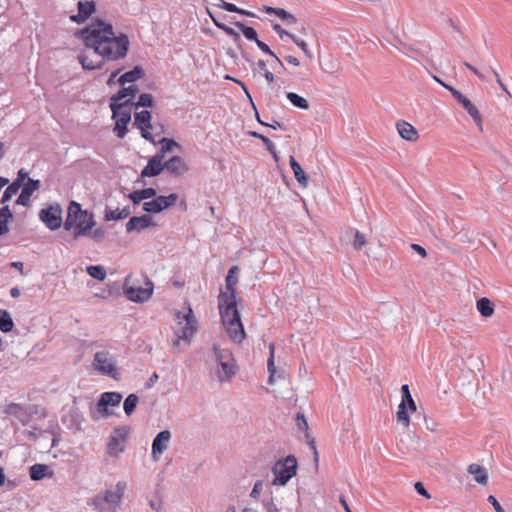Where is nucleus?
Segmentation results:
<instances>
[{"label": "nucleus", "mask_w": 512, "mask_h": 512, "mask_svg": "<svg viewBox=\"0 0 512 512\" xmlns=\"http://www.w3.org/2000/svg\"><path fill=\"white\" fill-rule=\"evenodd\" d=\"M220 369L217 370V380L219 382L230 381L238 371L236 360L218 363Z\"/></svg>", "instance_id": "nucleus-23"}, {"label": "nucleus", "mask_w": 512, "mask_h": 512, "mask_svg": "<svg viewBox=\"0 0 512 512\" xmlns=\"http://www.w3.org/2000/svg\"><path fill=\"white\" fill-rule=\"evenodd\" d=\"M212 350L214 352V356H215L217 363H223V362L235 360L233 353L230 349L221 348L220 345L217 343L213 344Z\"/></svg>", "instance_id": "nucleus-31"}, {"label": "nucleus", "mask_w": 512, "mask_h": 512, "mask_svg": "<svg viewBox=\"0 0 512 512\" xmlns=\"http://www.w3.org/2000/svg\"><path fill=\"white\" fill-rule=\"evenodd\" d=\"M153 106H154V98H153L152 94H149V93L140 94L138 97V100L136 102H134L132 100V104H131V107H133L136 110L141 107L152 108Z\"/></svg>", "instance_id": "nucleus-37"}, {"label": "nucleus", "mask_w": 512, "mask_h": 512, "mask_svg": "<svg viewBox=\"0 0 512 512\" xmlns=\"http://www.w3.org/2000/svg\"><path fill=\"white\" fill-rule=\"evenodd\" d=\"M263 507L265 508L266 512H280L277 508L276 504L274 503L273 497L265 498L262 501Z\"/></svg>", "instance_id": "nucleus-51"}, {"label": "nucleus", "mask_w": 512, "mask_h": 512, "mask_svg": "<svg viewBox=\"0 0 512 512\" xmlns=\"http://www.w3.org/2000/svg\"><path fill=\"white\" fill-rule=\"evenodd\" d=\"M415 490H416V492H417L419 495H421V496H423V497H425V498H427V499H430V498H431V495H430V494H429V492L426 490V488L424 487V485H423V483H422V482H416V483H415Z\"/></svg>", "instance_id": "nucleus-58"}, {"label": "nucleus", "mask_w": 512, "mask_h": 512, "mask_svg": "<svg viewBox=\"0 0 512 512\" xmlns=\"http://www.w3.org/2000/svg\"><path fill=\"white\" fill-rule=\"evenodd\" d=\"M487 501L493 506L496 512H505L499 501L493 495H489Z\"/></svg>", "instance_id": "nucleus-59"}, {"label": "nucleus", "mask_w": 512, "mask_h": 512, "mask_svg": "<svg viewBox=\"0 0 512 512\" xmlns=\"http://www.w3.org/2000/svg\"><path fill=\"white\" fill-rule=\"evenodd\" d=\"M131 214L130 207L127 205L123 209L116 208L115 210L106 206L104 219L106 221H118L127 218Z\"/></svg>", "instance_id": "nucleus-28"}, {"label": "nucleus", "mask_w": 512, "mask_h": 512, "mask_svg": "<svg viewBox=\"0 0 512 512\" xmlns=\"http://www.w3.org/2000/svg\"><path fill=\"white\" fill-rule=\"evenodd\" d=\"M129 278H126L125 284H124V294L126 298L132 302L140 303L148 300L152 293H153V283L147 279L146 285L149 287L143 288V287H133L128 286Z\"/></svg>", "instance_id": "nucleus-12"}, {"label": "nucleus", "mask_w": 512, "mask_h": 512, "mask_svg": "<svg viewBox=\"0 0 512 512\" xmlns=\"http://www.w3.org/2000/svg\"><path fill=\"white\" fill-rule=\"evenodd\" d=\"M75 37L81 39L86 48L92 49L102 59L94 62L88 55L81 52L78 60L84 70H101L106 62L124 59L129 51V37L121 33L115 35L112 24L96 18L86 27L75 32Z\"/></svg>", "instance_id": "nucleus-1"}, {"label": "nucleus", "mask_w": 512, "mask_h": 512, "mask_svg": "<svg viewBox=\"0 0 512 512\" xmlns=\"http://www.w3.org/2000/svg\"><path fill=\"white\" fill-rule=\"evenodd\" d=\"M490 71L493 73L495 79H496V82L498 83V85L500 86V88L507 93V95L509 97H512L511 93L509 92V90L507 89L506 85L503 83L500 75L498 74V72L493 69V68H490Z\"/></svg>", "instance_id": "nucleus-57"}, {"label": "nucleus", "mask_w": 512, "mask_h": 512, "mask_svg": "<svg viewBox=\"0 0 512 512\" xmlns=\"http://www.w3.org/2000/svg\"><path fill=\"white\" fill-rule=\"evenodd\" d=\"M179 199L177 193H171L167 196L160 195L149 202H144L142 209L148 214H159L173 206Z\"/></svg>", "instance_id": "nucleus-9"}, {"label": "nucleus", "mask_w": 512, "mask_h": 512, "mask_svg": "<svg viewBox=\"0 0 512 512\" xmlns=\"http://www.w3.org/2000/svg\"><path fill=\"white\" fill-rule=\"evenodd\" d=\"M83 421V415L76 407L71 408L67 415L62 417L63 424H65L68 429L74 432L82 430L81 424Z\"/></svg>", "instance_id": "nucleus-21"}, {"label": "nucleus", "mask_w": 512, "mask_h": 512, "mask_svg": "<svg viewBox=\"0 0 512 512\" xmlns=\"http://www.w3.org/2000/svg\"><path fill=\"white\" fill-rule=\"evenodd\" d=\"M297 472V459L294 455H288L284 459H279L272 467V473L275 478L273 485L285 486Z\"/></svg>", "instance_id": "nucleus-5"}, {"label": "nucleus", "mask_w": 512, "mask_h": 512, "mask_svg": "<svg viewBox=\"0 0 512 512\" xmlns=\"http://www.w3.org/2000/svg\"><path fill=\"white\" fill-rule=\"evenodd\" d=\"M476 308L483 317H491L494 314V305L486 297L477 300Z\"/></svg>", "instance_id": "nucleus-35"}, {"label": "nucleus", "mask_w": 512, "mask_h": 512, "mask_svg": "<svg viewBox=\"0 0 512 512\" xmlns=\"http://www.w3.org/2000/svg\"><path fill=\"white\" fill-rule=\"evenodd\" d=\"M289 164L294 173L295 179L301 187H306L308 184V178L300 164L296 161L294 156L289 157Z\"/></svg>", "instance_id": "nucleus-29"}, {"label": "nucleus", "mask_w": 512, "mask_h": 512, "mask_svg": "<svg viewBox=\"0 0 512 512\" xmlns=\"http://www.w3.org/2000/svg\"><path fill=\"white\" fill-rule=\"evenodd\" d=\"M272 28L279 35V37L281 39H284L285 36L290 38V35H292L291 33L287 32L285 29H283L280 24H273Z\"/></svg>", "instance_id": "nucleus-60"}, {"label": "nucleus", "mask_w": 512, "mask_h": 512, "mask_svg": "<svg viewBox=\"0 0 512 512\" xmlns=\"http://www.w3.org/2000/svg\"><path fill=\"white\" fill-rule=\"evenodd\" d=\"M145 75V71L141 66H135L132 70L125 72L122 74L117 82L120 85H124L126 83H134L137 80L141 79Z\"/></svg>", "instance_id": "nucleus-26"}, {"label": "nucleus", "mask_w": 512, "mask_h": 512, "mask_svg": "<svg viewBox=\"0 0 512 512\" xmlns=\"http://www.w3.org/2000/svg\"><path fill=\"white\" fill-rule=\"evenodd\" d=\"M286 97L293 106L299 109L308 110L310 107L308 101L297 93L288 92L286 93Z\"/></svg>", "instance_id": "nucleus-39"}, {"label": "nucleus", "mask_w": 512, "mask_h": 512, "mask_svg": "<svg viewBox=\"0 0 512 512\" xmlns=\"http://www.w3.org/2000/svg\"><path fill=\"white\" fill-rule=\"evenodd\" d=\"M277 17H279L287 25H293L298 22L297 18L293 14H291L290 12L286 11L283 8L279 9V11L277 12Z\"/></svg>", "instance_id": "nucleus-47"}, {"label": "nucleus", "mask_w": 512, "mask_h": 512, "mask_svg": "<svg viewBox=\"0 0 512 512\" xmlns=\"http://www.w3.org/2000/svg\"><path fill=\"white\" fill-rule=\"evenodd\" d=\"M225 79H226V80L233 81L234 83L238 84V85L242 88V90L244 91V93H245V95L248 97V99L252 102L251 94H250V92H249V90H248L247 85H246L244 82H242L241 80H238V79H236V78H234V77H231V76H229V75H226V76H225Z\"/></svg>", "instance_id": "nucleus-53"}, {"label": "nucleus", "mask_w": 512, "mask_h": 512, "mask_svg": "<svg viewBox=\"0 0 512 512\" xmlns=\"http://www.w3.org/2000/svg\"><path fill=\"white\" fill-rule=\"evenodd\" d=\"M353 233V247L355 250L359 251L367 244L366 236L357 229L353 230Z\"/></svg>", "instance_id": "nucleus-46"}, {"label": "nucleus", "mask_w": 512, "mask_h": 512, "mask_svg": "<svg viewBox=\"0 0 512 512\" xmlns=\"http://www.w3.org/2000/svg\"><path fill=\"white\" fill-rule=\"evenodd\" d=\"M408 409L411 412H415L417 407L414 399L412 396H410V399H402L401 403L398 406L397 411V420L398 422H401L404 424L405 427L409 426L410 424V417L408 414Z\"/></svg>", "instance_id": "nucleus-22"}, {"label": "nucleus", "mask_w": 512, "mask_h": 512, "mask_svg": "<svg viewBox=\"0 0 512 512\" xmlns=\"http://www.w3.org/2000/svg\"><path fill=\"white\" fill-rule=\"evenodd\" d=\"M256 45L258 46V48L265 54L269 55V56H272L273 58H275V60L277 61L279 67L286 71V68L282 62V60L274 53V51H272L270 49V47L263 41L261 40H257L256 42Z\"/></svg>", "instance_id": "nucleus-43"}, {"label": "nucleus", "mask_w": 512, "mask_h": 512, "mask_svg": "<svg viewBox=\"0 0 512 512\" xmlns=\"http://www.w3.org/2000/svg\"><path fill=\"white\" fill-rule=\"evenodd\" d=\"M132 98L126 99L122 101V103L110 101L109 107L112 111V118L131 121L132 111L131 108L126 109L127 107H131Z\"/></svg>", "instance_id": "nucleus-17"}, {"label": "nucleus", "mask_w": 512, "mask_h": 512, "mask_svg": "<svg viewBox=\"0 0 512 512\" xmlns=\"http://www.w3.org/2000/svg\"><path fill=\"white\" fill-rule=\"evenodd\" d=\"M122 400V394L119 392H104L101 394L100 399L97 402V410L103 416L111 415L108 407H114L120 404Z\"/></svg>", "instance_id": "nucleus-13"}, {"label": "nucleus", "mask_w": 512, "mask_h": 512, "mask_svg": "<svg viewBox=\"0 0 512 512\" xmlns=\"http://www.w3.org/2000/svg\"><path fill=\"white\" fill-rule=\"evenodd\" d=\"M295 420H296V425H297L299 430L305 431V432L308 430V428H309L308 427V423H307V420H306V418H305L303 413L298 412L296 414V419Z\"/></svg>", "instance_id": "nucleus-50"}, {"label": "nucleus", "mask_w": 512, "mask_h": 512, "mask_svg": "<svg viewBox=\"0 0 512 512\" xmlns=\"http://www.w3.org/2000/svg\"><path fill=\"white\" fill-rule=\"evenodd\" d=\"M88 235L91 236L95 241L101 242L105 238L106 231L100 227L93 231L91 230Z\"/></svg>", "instance_id": "nucleus-52"}, {"label": "nucleus", "mask_w": 512, "mask_h": 512, "mask_svg": "<svg viewBox=\"0 0 512 512\" xmlns=\"http://www.w3.org/2000/svg\"><path fill=\"white\" fill-rule=\"evenodd\" d=\"M171 432L169 430L160 431L152 442V457L157 460L160 455L164 453V451L168 448L169 442L171 440Z\"/></svg>", "instance_id": "nucleus-16"}, {"label": "nucleus", "mask_w": 512, "mask_h": 512, "mask_svg": "<svg viewBox=\"0 0 512 512\" xmlns=\"http://www.w3.org/2000/svg\"><path fill=\"white\" fill-rule=\"evenodd\" d=\"M142 192H143L145 200L146 199H151V198L154 199L155 197H157V192L152 187L142 189Z\"/></svg>", "instance_id": "nucleus-62"}, {"label": "nucleus", "mask_w": 512, "mask_h": 512, "mask_svg": "<svg viewBox=\"0 0 512 512\" xmlns=\"http://www.w3.org/2000/svg\"><path fill=\"white\" fill-rule=\"evenodd\" d=\"M152 114L148 110H143L141 112H136L134 115V126H136L141 133V137L146 141L156 145L153 135L150 133V130L153 129L151 124Z\"/></svg>", "instance_id": "nucleus-11"}, {"label": "nucleus", "mask_w": 512, "mask_h": 512, "mask_svg": "<svg viewBox=\"0 0 512 512\" xmlns=\"http://www.w3.org/2000/svg\"><path fill=\"white\" fill-rule=\"evenodd\" d=\"M38 427L37 426H32V430H25L23 432V434L29 439V440H32V441H36L38 439V434H37V431H38Z\"/></svg>", "instance_id": "nucleus-61"}, {"label": "nucleus", "mask_w": 512, "mask_h": 512, "mask_svg": "<svg viewBox=\"0 0 512 512\" xmlns=\"http://www.w3.org/2000/svg\"><path fill=\"white\" fill-rule=\"evenodd\" d=\"M139 398L136 394H129L124 400L123 408L125 414L130 416L136 409Z\"/></svg>", "instance_id": "nucleus-42"}, {"label": "nucleus", "mask_w": 512, "mask_h": 512, "mask_svg": "<svg viewBox=\"0 0 512 512\" xmlns=\"http://www.w3.org/2000/svg\"><path fill=\"white\" fill-rule=\"evenodd\" d=\"M131 432L128 425L117 426L108 437L107 453L109 456L118 457L125 449L124 442Z\"/></svg>", "instance_id": "nucleus-7"}, {"label": "nucleus", "mask_w": 512, "mask_h": 512, "mask_svg": "<svg viewBox=\"0 0 512 512\" xmlns=\"http://www.w3.org/2000/svg\"><path fill=\"white\" fill-rule=\"evenodd\" d=\"M138 92V87L136 85H130L128 87H122L118 90L117 93H115L111 98L110 101L122 103L121 101L125 99L126 97H129L133 99V97Z\"/></svg>", "instance_id": "nucleus-33"}, {"label": "nucleus", "mask_w": 512, "mask_h": 512, "mask_svg": "<svg viewBox=\"0 0 512 512\" xmlns=\"http://www.w3.org/2000/svg\"><path fill=\"white\" fill-rule=\"evenodd\" d=\"M13 218V214L8 205L0 208V236L8 233V223L9 220Z\"/></svg>", "instance_id": "nucleus-34"}, {"label": "nucleus", "mask_w": 512, "mask_h": 512, "mask_svg": "<svg viewBox=\"0 0 512 512\" xmlns=\"http://www.w3.org/2000/svg\"><path fill=\"white\" fill-rule=\"evenodd\" d=\"M165 169L161 155L155 154L149 160L147 165L141 171V177H156Z\"/></svg>", "instance_id": "nucleus-18"}, {"label": "nucleus", "mask_w": 512, "mask_h": 512, "mask_svg": "<svg viewBox=\"0 0 512 512\" xmlns=\"http://www.w3.org/2000/svg\"><path fill=\"white\" fill-rule=\"evenodd\" d=\"M262 488L263 482L261 480L256 481L252 488V491L250 492V497L253 499H259Z\"/></svg>", "instance_id": "nucleus-56"}, {"label": "nucleus", "mask_w": 512, "mask_h": 512, "mask_svg": "<svg viewBox=\"0 0 512 512\" xmlns=\"http://www.w3.org/2000/svg\"><path fill=\"white\" fill-rule=\"evenodd\" d=\"M39 218L52 231L58 230L63 224L62 209L59 204L41 209Z\"/></svg>", "instance_id": "nucleus-10"}, {"label": "nucleus", "mask_w": 512, "mask_h": 512, "mask_svg": "<svg viewBox=\"0 0 512 512\" xmlns=\"http://www.w3.org/2000/svg\"><path fill=\"white\" fill-rule=\"evenodd\" d=\"M232 23L235 25V27H237L243 33V35L248 40L254 41V42L259 40L257 31L253 27L247 26L246 24H244L240 21H235Z\"/></svg>", "instance_id": "nucleus-38"}, {"label": "nucleus", "mask_w": 512, "mask_h": 512, "mask_svg": "<svg viewBox=\"0 0 512 512\" xmlns=\"http://www.w3.org/2000/svg\"><path fill=\"white\" fill-rule=\"evenodd\" d=\"M158 143L161 145V148L156 154L161 155L163 159L166 153L171 152L175 147H179V144L174 139L166 137L162 138Z\"/></svg>", "instance_id": "nucleus-40"}, {"label": "nucleus", "mask_w": 512, "mask_h": 512, "mask_svg": "<svg viewBox=\"0 0 512 512\" xmlns=\"http://www.w3.org/2000/svg\"><path fill=\"white\" fill-rule=\"evenodd\" d=\"M185 324L182 325L181 322L174 328V334L176 338L173 340V347H178L180 344V340L190 341L192 336L197 330V321L192 314V310L184 315Z\"/></svg>", "instance_id": "nucleus-8"}, {"label": "nucleus", "mask_w": 512, "mask_h": 512, "mask_svg": "<svg viewBox=\"0 0 512 512\" xmlns=\"http://www.w3.org/2000/svg\"><path fill=\"white\" fill-rule=\"evenodd\" d=\"M250 135L254 138H258L261 140V143H264L266 149L269 151V152H273V149H274V143L266 136L256 132V131H252L250 132Z\"/></svg>", "instance_id": "nucleus-48"}, {"label": "nucleus", "mask_w": 512, "mask_h": 512, "mask_svg": "<svg viewBox=\"0 0 512 512\" xmlns=\"http://www.w3.org/2000/svg\"><path fill=\"white\" fill-rule=\"evenodd\" d=\"M159 376L156 372H153V374L149 377L148 381L145 383L146 388H151L155 385V383L158 381Z\"/></svg>", "instance_id": "nucleus-64"}, {"label": "nucleus", "mask_w": 512, "mask_h": 512, "mask_svg": "<svg viewBox=\"0 0 512 512\" xmlns=\"http://www.w3.org/2000/svg\"><path fill=\"white\" fill-rule=\"evenodd\" d=\"M125 491V484L118 482L116 490H107L104 494H98L88 501L97 512H116V507L121 502Z\"/></svg>", "instance_id": "nucleus-4"}, {"label": "nucleus", "mask_w": 512, "mask_h": 512, "mask_svg": "<svg viewBox=\"0 0 512 512\" xmlns=\"http://www.w3.org/2000/svg\"><path fill=\"white\" fill-rule=\"evenodd\" d=\"M156 223L153 218L149 214H145L142 216H133L126 223V231L128 233L131 232H141L144 229L155 227Z\"/></svg>", "instance_id": "nucleus-15"}, {"label": "nucleus", "mask_w": 512, "mask_h": 512, "mask_svg": "<svg viewBox=\"0 0 512 512\" xmlns=\"http://www.w3.org/2000/svg\"><path fill=\"white\" fill-rule=\"evenodd\" d=\"M222 31H224L228 36L232 37L234 42H236V43L241 42L240 34L238 32H236L233 28L225 25L224 27H222Z\"/></svg>", "instance_id": "nucleus-55"}, {"label": "nucleus", "mask_w": 512, "mask_h": 512, "mask_svg": "<svg viewBox=\"0 0 512 512\" xmlns=\"http://www.w3.org/2000/svg\"><path fill=\"white\" fill-rule=\"evenodd\" d=\"M128 198L134 205H138L142 200H145L142 190H136L129 193Z\"/></svg>", "instance_id": "nucleus-54"}, {"label": "nucleus", "mask_w": 512, "mask_h": 512, "mask_svg": "<svg viewBox=\"0 0 512 512\" xmlns=\"http://www.w3.org/2000/svg\"><path fill=\"white\" fill-rule=\"evenodd\" d=\"M463 108L468 112L474 122L482 129V117L476 106L462 93L456 99Z\"/></svg>", "instance_id": "nucleus-24"}, {"label": "nucleus", "mask_w": 512, "mask_h": 512, "mask_svg": "<svg viewBox=\"0 0 512 512\" xmlns=\"http://www.w3.org/2000/svg\"><path fill=\"white\" fill-rule=\"evenodd\" d=\"M274 351H275V345L273 343H270L269 344V357L267 360V369L269 372V377H268L267 382L269 385H273L275 383V376L277 373L276 366H275Z\"/></svg>", "instance_id": "nucleus-32"}, {"label": "nucleus", "mask_w": 512, "mask_h": 512, "mask_svg": "<svg viewBox=\"0 0 512 512\" xmlns=\"http://www.w3.org/2000/svg\"><path fill=\"white\" fill-rule=\"evenodd\" d=\"M290 39L304 52V54L307 57H309V58L312 57L311 51L308 48V45L304 40L296 37L295 35H290Z\"/></svg>", "instance_id": "nucleus-49"}, {"label": "nucleus", "mask_w": 512, "mask_h": 512, "mask_svg": "<svg viewBox=\"0 0 512 512\" xmlns=\"http://www.w3.org/2000/svg\"><path fill=\"white\" fill-rule=\"evenodd\" d=\"M19 188L20 184L18 182H13L12 184H10L3 192L0 202L2 204L9 202L13 195H15L18 192Z\"/></svg>", "instance_id": "nucleus-44"}, {"label": "nucleus", "mask_w": 512, "mask_h": 512, "mask_svg": "<svg viewBox=\"0 0 512 512\" xmlns=\"http://www.w3.org/2000/svg\"><path fill=\"white\" fill-rule=\"evenodd\" d=\"M238 272V266H232L228 270L227 276L225 278L226 289L228 292L220 290L218 295V309L221 322L225 327L229 338L233 342L241 344L246 337V333L241 321L240 313L237 309L236 285L238 283V279L236 274Z\"/></svg>", "instance_id": "nucleus-2"}, {"label": "nucleus", "mask_w": 512, "mask_h": 512, "mask_svg": "<svg viewBox=\"0 0 512 512\" xmlns=\"http://www.w3.org/2000/svg\"><path fill=\"white\" fill-rule=\"evenodd\" d=\"M77 9L78 13L71 15L70 20L74 23L82 24L96 12V3L94 1H79Z\"/></svg>", "instance_id": "nucleus-14"}, {"label": "nucleus", "mask_w": 512, "mask_h": 512, "mask_svg": "<svg viewBox=\"0 0 512 512\" xmlns=\"http://www.w3.org/2000/svg\"><path fill=\"white\" fill-rule=\"evenodd\" d=\"M96 222L94 216L88 210H83L76 201H71L67 208V216L63 223L66 231L73 230L74 239L88 236Z\"/></svg>", "instance_id": "nucleus-3"}, {"label": "nucleus", "mask_w": 512, "mask_h": 512, "mask_svg": "<svg viewBox=\"0 0 512 512\" xmlns=\"http://www.w3.org/2000/svg\"><path fill=\"white\" fill-rule=\"evenodd\" d=\"M86 271L90 277L99 281H103L107 276L106 269L102 265L87 266Z\"/></svg>", "instance_id": "nucleus-41"}, {"label": "nucleus", "mask_w": 512, "mask_h": 512, "mask_svg": "<svg viewBox=\"0 0 512 512\" xmlns=\"http://www.w3.org/2000/svg\"><path fill=\"white\" fill-rule=\"evenodd\" d=\"M14 326L11 314L5 309H0V331L9 333L14 329Z\"/></svg>", "instance_id": "nucleus-36"}, {"label": "nucleus", "mask_w": 512, "mask_h": 512, "mask_svg": "<svg viewBox=\"0 0 512 512\" xmlns=\"http://www.w3.org/2000/svg\"><path fill=\"white\" fill-rule=\"evenodd\" d=\"M165 170L174 177H180L189 170V166L180 156H173L164 162Z\"/></svg>", "instance_id": "nucleus-19"}, {"label": "nucleus", "mask_w": 512, "mask_h": 512, "mask_svg": "<svg viewBox=\"0 0 512 512\" xmlns=\"http://www.w3.org/2000/svg\"><path fill=\"white\" fill-rule=\"evenodd\" d=\"M468 473L474 475V480L477 483L481 485H486L488 483V475L484 467L474 463L470 464L468 466Z\"/></svg>", "instance_id": "nucleus-30"}, {"label": "nucleus", "mask_w": 512, "mask_h": 512, "mask_svg": "<svg viewBox=\"0 0 512 512\" xmlns=\"http://www.w3.org/2000/svg\"><path fill=\"white\" fill-rule=\"evenodd\" d=\"M399 135L410 142H415L418 137V131L408 122L400 120L396 124Z\"/></svg>", "instance_id": "nucleus-25"}, {"label": "nucleus", "mask_w": 512, "mask_h": 512, "mask_svg": "<svg viewBox=\"0 0 512 512\" xmlns=\"http://www.w3.org/2000/svg\"><path fill=\"white\" fill-rule=\"evenodd\" d=\"M53 472L46 464H34L29 469V476L33 481L42 480L45 477H52Z\"/></svg>", "instance_id": "nucleus-27"}, {"label": "nucleus", "mask_w": 512, "mask_h": 512, "mask_svg": "<svg viewBox=\"0 0 512 512\" xmlns=\"http://www.w3.org/2000/svg\"><path fill=\"white\" fill-rule=\"evenodd\" d=\"M129 123L130 121L116 119L113 131L118 138L122 139L126 136Z\"/></svg>", "instance_id": "nucleus-45"}, {"label": "nucleus", "mask_w": 512, "mask_h": 512, "mask_svg": "<svg viewBox=\"0 0 512 512\" xmlns=\"http://www.w3.org/2000/svg\"><path fill=\"white\" fill-rule=\"evenodd\" d=\"M93 368L102 375H107L112 379L119 380L120 373L116 367L114 357L109 351L103 350L96 352L92 362Z\"/></svg>", "instance_id": "nucleus-6"}, {"label": "nucleus", "mask_w": 512, "mask_h": 512, "mask_svg": "<svg viewBox=\"0 0 512 512\" xmlns=\"http://www.w3.org/2000/svg\"><path fill=\"white\" fill-rule=\"evenodd\" d=\"M222 9L228 11V12H231V13H237L239 12V7H237L235 4L233 3H223L222 5Z\"/></svg>", "instance_id": "nucleus-63"}, {"label": "nucleus", "mask_w": 512, "mask_h": 512, "mask_svg": "<svg viewBox=\"0 0 512 512\" xmlns=\"http://www.w3.org/2000/svg\"><path fill=\"white\" fill-rule=\"evenodd\" d=\"M41 186L40 180L28 178L27 182L22 187L21 193L18 196L16 203L21 206H27L30 202V197L34 191L38 190Z\"/></svg>", "instance_id": "nucleus-20"}]
</instances>
